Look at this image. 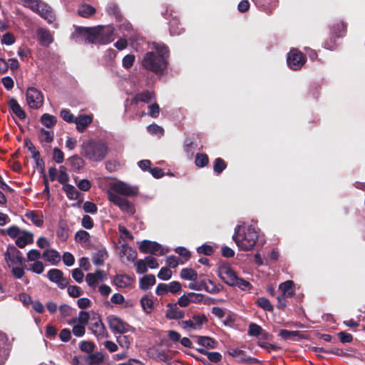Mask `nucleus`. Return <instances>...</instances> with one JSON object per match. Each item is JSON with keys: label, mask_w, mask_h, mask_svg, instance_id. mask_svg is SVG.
Segmentation results:
<instances>
[{"label": "nucleus", "mask_w": 365, "mask_h": 365, "mask_svg": "<svg viewBox=\"0 0 365 365\" xmlns=\"http://www.w3.org/2000/svg\"><path fill=\"white\" fill-rule=\"evenodd\" d=\"M185 312L179 309L176 304H168L166 317L171 319H179L184 317Z\"/></svg>", "instance_id": "obj_22"}, {"label": "nucleus", "mask_w": 365, "mask_h": 365, "mask_svg": "<svg viewBox=\"0 0 365 365\" xmlns=\"http://www.w3.org/2000/svg\"><path fill=\"white\" fill-rule=\"evenodd\" d=\"M47 276L50 281L56 283L61 289L65 288L68 280L63 277V272L58 269H51L48 272Z\"/></svg>", "instance_id": "obj_16"}, {"label": "nucleus", "mask_w": 365, "mask_h": 365, "mask_svg": "<svg viewBox=\"0 0 365 365\" xmlns=\"http://www.w3.org/2000/svg\"><path fill=\"white\" fill-rule=\"evenodd\" d=\"M108 153L107 145L101 141L90 140L83 142L81 145V153L91 161L103 160Z\"/></svg>", "instance_id": "obj_4"}, {"label": "nucleus", "mask_w": 365, "mask_h": 365, "mask_svg": "<svg viewBox=\"0 0 365 365\" xmlns=\"http://www.w3.org/2000/svg\"><path fill=\"white\" fill-rule=\"evenodd\" d=\"M140 304L143 310L147 314H150L154 310V301L152 297L148 295H145L141 298Z\"/></svg>", "instance_id": "obj_26"}, {"label": "nucleus", "mask_w": 365, "mask_h": 365, "mask_svg": "<svg viewBox=\"0 0 365 365\" xmlns=\"http://www.w3.org/2000/svg\"><path fill=\"white\" fill-rule=\"evenodd\" d=\"M226 168L225 161L221 158H217L215 160L214 170L217 173H222Z\"/></svg>", "instance_id": "obj_58"}, {"label": "nucleus", "mask_w": 365, "mask_h": 365, "mask_svg": "<svg viewBox=\"0 0 365 365\" xmlns=\"http://www.w3.org/2000/svg\"><path fill=\"white\" fill-rule=\"evenodd\" d=\"M122 252L126 257L128 261H134L137 257V252L135 249L124 244L122 246Z\"/></svg>", "instance_id": "obj_34"}, {"label": "nucleus", "mask_w": 365, "mask_h": 365, "mask_svg": "<svg viewBox=\"0 0 365 365\" xmlns=\"http://www.w3.org/2000/svg\"><path fill=\"white\" fill-rule=\"evenodd\" d=\"M71 168L74 170H80L85 166L83 159L78 155H73L68 159Z\"/></svg>", "instance_id": "obj_28"}, {"label": "nucleus", "mask_w": 365, "mask_h": 365, "mask_svg": "<svg viewBox=\"0 0 365 365\" xmlns=\"http://www.w3.org/2000/svg\"><path fill=\"white\" fill-rule=\"evenodd\" d=\"M262 328L257 324L252 323L249 326L248 334L251 336H259L261 334Z\"/></svg>", "instance_id": "obj_61"}, {"label": "nucleus", "mask_w": 365, "mask_h": 365, "mask_svg": "<svg viewBox=\"0 0 365 365\" xmlns=\"http://www.w3.org/2000/svg\"><path fill=\"white\" fill-rule=\"evenodd\" d=\"M78 14L84 18H88L96 12V9L88 4H83L78 9Z\"/></svg>", "instance_id": "obj_36"}, {"label": "nucleus", "mask_w": 365, "mask_h": 365, "mask_svg": "<svg viewBox=\"0 0 365 365\" xmlns=\"http://www.w3.org/2000/svg\"><path fill=\"white\" fill-rule=\"evenodd\" d=\"M61 117L68 123H74L76 118L68 109H62L60 113Z\"/></svg>", "instance_id": "obj_50"}, {"label": "nucleus", "mask_w": 365, "mask_h": 365, "mask_svg": "<svg viewBox=\"0 0 365 365\" xmlns=\"http://www.w3.org/2000/svg\"><path fill=\"white\" fill-rule=\"evenodd\" d=\"M139 250L141 252L155 255H163L166 252L160 245L155 242L143 240L140 242Z\"/></svg>", "instance_id": "obj_12"}, {"label": "nucleus", "mask_w": 365, "mask_h": 365, "mask_svg": "<svg viewBox=\"0 0 365 365\" xmlns=\"http://www.w3.org/2000/svg\"><path fill=\"white\" fill-rule=\"evenodd\" d=\"M23 4L25 6L38 14L48 23L52 24L54 21L55 16L51 8L41 0H23Z\"/></svg>", "instance_id": "obj_6"}, {"label": "nucleus", "mask_w": 365, "mask_h": 365, "mask_svg": "<svg viewBox=\"0 0 365 365\" xmlns=\"http://www.w3.org/2000/svg\"><path fill=\"white\" fill-rule=\"evenodd\" d=\"M81 225L88 230L91 229L93 227V221L89 215H84L81 220Z\"/></svg>", "instance_id": "obj_63"}, {"label": "nucleus", "mask_w": 365, "mask_h": 365, "mask_svg": "<svg viewBox=\"0 0 365 365\" xmlns=\"http://www.w3.org/2000/svg\"><path fill=\"white\" fill-rule=\"evenodd\" d=\"M63 190L70 200H77L79 197L78 191L72 185L65 184L63 187Z\"/></svg>", "instance_id": "obj_32"}, {"label": "nucleus", "mask_w": 365, "mask_h": 365, "mask_svg": "<svg viewBox=\"0 0 365 365\" xmlns=\"http://www.w3.org/2000/svg\"><path fill=\"white\" fill-rule=\"evenodd\" d=\"M26 217L38 227H41L43 225L42 217L34 212H28Z\"/></svg>", "instance_id": "obj_43"}, {"label": "nucleus", "mask_w": 365, "mask_h": 365, "mask_svg": "<svg viewBox=\"0 0 365 365\" xmlns=\"http://www.w3.org/2000/svg\"><path fill=\"white\" fill-rule=\"evenodd\" d=\"M104 356L101 352H96L88 355L86 359L88 365H98L103 362Z\"/></svg>", "instance_id": "obj_30"}, {"label": "nucleus", "mask_w": 365, "mask_h": 365, "mask_svg": "<svg viewBox=\"0 0 365 365\" xmlns=\"http://www.w3.org/2000/svg\"><path fill=\"white\" fill-rule=\"evenodd\" d=\"M259 238V231L253 225L235 227L232 239L240 250L249 251L254 248Z\"/></svg>", "instance_id": "obj_3"}, {"label": "nucleus", "mask_w": 365, "mask_h": 365, "mask_svg": "<svg viewBox=\"0 0 365 365\" xmlns=\"http://www.w3.org/2000/svg\"><path fill=\"white\" fill-rule=\"evenodd\" d=\"M207 319L205 314H196L188 320H183L179 322L181 328L187 331L200 329Z\"/></svg>", "instance_id": "obj_7"}, {"label": "nucleus", "mask_w": 365, "mask_h": 365, "mask_svg": "<svg viewBox=\"0 0 365 365\" xmlns=\"http://www.w3.org/2000/svg\"><path fill=\"white\" fill-rule=\"evenodd\" d=\"M34 241V235L31 232L23 230L21 235L16 240V245L23 248L29 244H31Z\"/></svg>", "instance_id": "obj_20"}, {"label": "nucleus", "mask_w": 365, "mask_h": 365, "mask_svg": "<svg viewBox=\"0 0 365 365\" xmlns=\"http://www.w3.org/2000/svg\"><path fill=\"white\" fill-rule=\"evenodd\" d=\"M41 122L45 127L51 128L56 124L57 119L54 115L44 113L41 117Z\"/></svg>", "instance_id": "obj_31"}, {"label": "nucleus", "mask_w": 365, "mask_h": 365, "mask_svg": "<svg viewBox=\"0 0 365 365\" xmlns=\"http://www.w3.org/2000/svg\"><path fill=\"white\" fill-rule=\"evenodd\" d=\"M5 259L9 267H14L18 264H21L23 262V257L20 251L15 247L9 249L5 253Z\"/></svg>", "instance_id": "obj_15"}, {"label": "nucleus", "mask_w": 365, "mask_h": 365, "mask_svg": "<svg viewBox=\"0 0 365 365\" xmlns=\"http://www.w3.org/2000/svg\"><path fill=\"white\" fill-rule=\"evenodd\" d=\"M234 286H237L244 291L250 290L252 288V285L249 282L239 277H237Z\"/></svg>", "instance_id": "obj_48"}, {"label": "nucleus", "mask_w": 365, "mask_h": 365, "mask_svg": "<svg viewBox=\"0 0 365 365\" xmlns=\"http://www.w3.org/2000/svg\"><path fill=\"white\" fill-rule=\"evenodd\" d=\"M91 115H82L76 118L74 123L76 124V128L78 131H83L84 129L91 123Z\"/></svg>", "instance_id": "obj_23"}, {"label": "nucleus", "mask_w": 365, "mask_h": 365, "mask_svg": "<svg viewBox=\"0 0 365 365\" xmlns=\"http://www.w3.org/2000/svg\"><path fill=\"white\" fill-rule=\"evenodd\" d=\"M197 344L205 347L215 348V341L208 336H198Z\"/></svg>", "instance_id": "obj_39"}, {"label": "nucleus", "mask_w": 365, "mask_h": 365, "mask_svg": "<svg viewBox=\"0 0 365 365\" xmlns=\"http://www.w3.org/2000/svg\"><path fill=\"white\" fill-rule=\"evenodd\" d=\"M75 239L81 244L87 243L90 240V235L85 230H79L76 233Z\"/></svg>", "instance_id": "obj_41"}, {"label": "nucleus", "mask_w": 365, "mask_h": 365, "mask_svg": "<svg viewBox=\"0 0 365 365\" xmlns=\"http://www.w3.org/2000/svg\"><path fill=\"white\" fill-rule=\"evenodd\" d=\"M26 102L31 108H39L43 103V97L42 93L36 88L30 87L27 89Z\"/></svg>", "instance_id": "obj_10"}, {"label": "nucleus", "mask_w": 365, "mask_h": 365, "mask_svg": "<svg viewBox=\"0 0 365 365\" xmlns=\"http://www.w3.org/2000/svg\"><path fill=\"white\" fill-rule=\"evenodd\" d=\"M89 43L106 44L113 41V28L110 26H99L94 28H85Z\"/></svg>", "instance_id": "obj_5"}, {"label": "nucleus", "mask_w": 365, "mask_h": 365, "mask_svg": "<svg viewBox=\"0 0 365 365\" xmlns=\"http://www.w3.org/2000/svg\"><path fill=\"white\" fill-rule=\"evenodd\" d=\"M153 99H154V93L148 91L137 94L134 98L136 102L141 101L147 103H150Z\"/></svg>", "instance_id": "obj_35"}, {"label": "nucleus", "mask_w": 365, "mask_h": 365, "mask_svg": "<svg viewBox=\"0 0 365 365\" xmlns=\"http://www.w3.org/2000/svg\"><path fill=\"white\" fill-rule=\"evenodd\" d=\"M38 138L41 142L50 143L53 140L54 133L51 130H47L41 128L39 130Z\"/></svg>", "instance_id": "obj_33"}, {"label": "nucleus", "mask_w": 365, "mask_h": 365, "mask_svg": "<svg viewBox=\"0 0 365 365\" xmlns=\"http://www.w3.org/2000/svg\"><path fill=\"white\" fill-rule=\"evenodd\" d=\"M135 61V56L132 54H128L123 58V66L125 68H130Z\"/></svg>", "instance_id": "obj_64"}, {"label": "nucleus", "mask_w": 365, "mask_h": 365, "mask_svg": "<svg viewBox=\"0 0 365 365\" xmlns=\"http://www.w3.org/2000/svg\"><path fill=\"white\" fill-rule=\"evenodd\" d=\"M136 193V187L121 181L110 183V190L108 191V200L118 206L121 211L129 215H133L135 212V209L127 199L120 197L119 195L133 196Z\"/></svg>", "instance_id": "obj_1"}, {"label": "nucleus", "mask_w": 365, "mask_h": 365, "mask_svg": "<svg viewBox=\"0 0 365 365\" xmlns=\"http://www.w3.org/2000/svg\"><path fill=\"white\" fill-rule=\"evenodd\" d=\"M148 131L152 134L158 136H162L164 133V130L162 127L156 124H151L147 127Z\"/></svg>", "instance_id": "obj_45"}, {"label": "nucleus", "mask_w": 365, "mask_h": 365, "mask_svg": "<svg viewBox=\"0 0 365 365\" xmlns=\"http://www.w3.org/2000/svg\"><path fill=\"white\" fill-rule=\"evenodd\" d=\"M83 210L87 213L95 214L97 212L98 207L96 204L90 201H86L83 205Z\"/></svg>", "instance_id": "obj_52"}, {"label": "nucleus", "mask_w": 365, "mask_h": 365, "mask_svg": "<svg viewBox=\"0 0 365 365\" xmlns=\"http://www.w3.org/2000/svg\"><path fill=\"white\" fill-rule=\"evenodd\" d=\"M279 289L282 291V295L288 298L293 296L295 293L294 283L288 280L279 285Z\"/></svg>", "instance_id": "obj_21"}, {"label": "nucleus", "mask_w": 365, "mask_h": 365, "mask_svg": "<svg viewBox=\"0 0 365 365\" xmlns=\"http://www.w3.org/2000/svg\"><path fill=\"white\" fill-rule=\"evenodd\" d=\"M288 66L292 70L300 69L306 62L305 56L297 49H292L287 55Z\"/></svg>", "instance_id": "obj_9"}, {"label": "nucleus", "mask_w": 365, "mask_h": 365, "mask_svg": "<svg viewBox=\"0 0 365 365\" xmlns=\"http://www.w3.org/2000/svg\"><path fill=\"white\" fill-rule=\"evenodd\" d=\"M75 182L77 187L83 191H88L91 187V184L89 180L86 179L81 180L78 182L77 181V178H75Z\"/></svg>", "instance_id": "obj_54"}, {"label": "nucleus", "mask_w": 365, "mask_h": 365, "mask_svg": "<svg viewBox=\"0 0 365 365\" xmlns=\"http://www.w3.org/2000/svg\"><path fill=\"white\" fill-rule=\"evenodd\" d=\"M208 163V158L205 154H197L196 155L195 164L198 167H204Z\"/></svg>", "instance_id": "obj_60"}, {"label": "nucleus", "mask_w": 365, "mask_h": 365, "mask_svg": "<svg viewBox=\"0 0 365 365\" xmlns=\"http://www.w3.org/2000/svg\"><path fill=\"white\" fill-rule=\"evenodd\" d=\"M41 256V253L37 250H31L27 253V259L30 262L39 261Z\"/></svg>", "instance_id": "obj_62"}, {"label": "nucleus", "mask_w": 365, "mask_h": 365, "mask_svg": "<svg viewBox=\"0 0 365 365\" xmlns=\"http://www.w3.org/2000/svg\"><path fill=\"white\" fill-rule=\"evenodd\" d=\"M117 341L123 349L127 350L131 343V339L129 336L122 335L117 337Z\"/></svg>", "instance_id": "obj_44"}, {"label": "nucleus", "mask_w": 365, "mask_h": 365, "mask_svg": "<svg viewBox=\"0 0 365 365\" xmlns=\"http://www.w3.org/2000/svg\"><path fill=\"white\" fill-rule=\"evenodd\" d=\"M118 230L120 234V237L123 239V240L126 241L127 240H133V237L132 235L123 225H120L118 226Z\"/></svg>", "instance_id": "obj_53"}, {"label": "nucleus", "mask_w": 365, "mask_h": 365, "mask_svg": "<svg viewBox=\"0 0 365 365\" xmlns=\"http://www.w3.org/2000/svg\"><path fill=\"white\" fill-rule=\"evenodd\" d=\"M90 319V315L87 312L81 311L77 318H73L68 322L69 324L78 323L86 327Z\"/></svg>", "instance_id": "obj_29"}, {"label": "nucleus", "mask_w": 365, "mask_h": 365, "mask_svg": "<svg viewBox=\"0 0 365 365\" xmlns=\"http://www.w3.org/2000/svg\"><path fill=\"white\" fill-rule=\"evenodd\" d=\"M134 282V279L128 274H118L113 279V283L118 288L130 287Z\"/></svg>", "instance_id": "obj_19"}, {"label": "nucleus", "mask_w": 365, "mask_h": 365, "mask_svg": "<svg viewBox=\"0 0 365 365\" xmlns=\"http://www.w3.org/2000/svg\"><path fill=\"white\" fill-rule=\"evenodd\" d=\"M73 327L72 332L77 337H81L84 336L86 333V327L83 324L74 323L71 324Z\"/></svg>", "instance_id": "obj_42"}, {"label": "nucleus", "mask_w": 365, "mask_h": 365, "mask_svg": "<svg viewBox=\"0 0 365 365\" xmlns=\"http://www.w3.org/2000/svg\"><path fill=\"white\" fill-rule=\"evenodd\" d=\"M8 103L13 113H14L19 119H24L26 118L25 112L21 108L16 100L12 98Z\"/></svg>", "instance_id": "obj_25"}, {"label": "nucleus", "mask_w": 365, "mask_h": 365, "mask_svg": "<svg viewBox=\"0 0 365 365\" xmlns=\"http://www.w3.org/2000/svg\"><path fill=\"white\" fill-rule=\"evenodd\" d=\"M67 292L70 297H78L83 293L81 287L76 285H70L67 287Z\"/></svg>", "instance_id": "obj_47"}, {"label": "nucleus", "mask_w": 365, "mask_h": 365, "mask_svg": "<svg viewBox=\"0 0 365 365\" xmlns=\"http://www.w3.org/2000/svg\"><path fill=\"white\" fill-rule=\"evenodd\" d=\"M108 254L106 251H98L93 258V262L96 266H101L103 264L104 261L107 259Z\"/></svg>", "instance_id": "obj_38"}, {"label": "nucleus", "mask_w": 365, "mask_h": 365, "mask_svg": "<svg viewBox=\"0 0 365 365\" xmlns=\"http://www.w3.org/2000/svg\"><path fill=\"white\" fill-rule=\"evenodd\" d=\"M58 180L61 184H65L69 180V176L66 171V168L63 166H61L59 168V175Z\"/></svg>", "instance_id": "obj_57"}, {"label": "nucleus", "mask_w": 365, "mask_h": 365, "mask_svg": "<svg viewBox=\"0 0 365 365\" xmlns=\"http://www.w3.org/2000/svg\"><path fill=\"white\" fill-rule=\"evenodd\" d=\"M155 284V277L153 274H148L139 280V287L142 290H148Z\"/></svg>", "instance_id": "obj_24"}, {"label": "nucleus", "mask_w": 365, "mask_h": 365, "mask_svg": "<svg viewBox=\"0 0 365 365\" xmlns=\"http://www.w3.org/2000/svg\"><path fill=\"white\" fill-rule=\"evenodd\" d=\"M181 284L177 281H173L169 284H159L156 289L155 293L157 295H164L168 292L178 293L181 290Z\"/></svg>", "instance_id": "obj_14"}, {"label": "nucleus", "mask_w": 365, "mask_h": 365, "mask_svg": "<svg viewBox=\"0 0 365 365\" xmlns=\"http://www.w3.org/2000/svg\"><path fill=\"white\" fill-rule=\"evenodd\" d=\"M29 269L30 271H32L33 272L36 273V274H41L43 272L44 267L41 262L37 261V262H34V263L32 264H31Z\"/></svg>", "instance_id": "obj_55"}, {"label": "nucleus", "mask_w": 365, "mask_h": 365, "mask_svg": "<svg viewBox=\"0 0 365 365\" xmlns=\"http://www.w3.org/2000/svg\"><path fill=\"white\" fill-rule=\"evenodd\" d=\"M10 344L6 335L0 331V365L4 364L9 354Z\"/></svg>", "instance_id": "obj_17"}, {"label": "nucleus", "mask_w": 365, "mask_h": 365, "mask_svg": "<svg viewBox=\"0 0 365 365\" xmlns=\"http://www.w3.org/2000/svg\"><path fill=\"white\" fill-rule=\"evenodd\" d=\"M180 277L186 280H196L197 278V274L192 269L185 268L181 270Z\"/></svg>", "instance_id": "obj_37"}, {"label": "nucleus", "mask_w": 365, "mask_h": 365, "mask_svg": "<svg viewBox=\"0 0 365 365\" xmlns=\"http://www.w3.org/2000/svg\"><path fill=\"white\" fill-rule=\"evenodd\" d=\"M64 159L63 153L58 148H55L53 150V160L57 163H61Z\"/></svg>", "instance_id": "obj_59"}, {"label": "nucleus", "mask_w": 365, "mask_h": 365, "mask_svg": "<svg viewBox=\"0 0 365 365\" xmlns=\"http://www.w3.org/2000/svg\"><path fill=\"white\" fill-rule=\"evenodd\" d=\"M43 257L53 264L60 261L61 257L58 252L53 250H47L43 253Z\"/></svg>", "instance_id": "obj_27"}, {"label": "nucleus", "mask_w": 365, "mask_h": 365, "mask_svg": "<svg viewBox=\"0 0 365 365\" xmlns=\"http://www.w3.org/2000/svg\"><path fill=\"white\" fill-rule=\"evenodd\" d=\"M219 276L225 283L230 286H234L237 276L235 272L229 266H222L219 268Z\"/></svg>", "instance_id": "obj_13"}, {"label": "nucleus", "mask_w": 365, "mask_h": 365, "mask_svg": "<svg viewBox=\"0 0 365 365\" xmlns=\"http://www.w3.org/2000/svg\"><path fill=\"white\" fill-rule=\"evenodd\" d=\"M107 322L110 329L113 334H124L129 331L131 327L123 322L120 318L110 315L107 317Z\"/></svg>", "instance_id": "obj_8"}, {"label": "nucleus", "mask_w": 365, "mask_h": 365, "mask_svg": "<svg viewBox=\"0 0 365 365\" xmlns=\"http://www.w3.org/2000/svg\"><path fill=\"white\" fill-rule=\"evenodd\" d=\"M95 347V344L90 341H82L79 344L80 349L88 354L92 353L94 351Z\"/></svg>", "instance_id": "obj_40"}, {"label": "nucleus", "mask_w": 365, "mask_h": 365, "mask_svg": "<svg viewBox=\"0 0 365 365\" xmlns=\"http://www.w3.org/2000/svg\"><path fill=\"white\" fill-rule=\"evenodd\" d=\"M136 272L138 274H144L147 272V264L145 259H138L135 262Z\"/></svg>", "instance_id": "obj_56"}, {"label": "nucleus", "mask_w": 365, "mask_h": 365, "mask_svg": "<svg viewBox=\"0 0 365 365\" xmlns=\"http://www.w3.org/2000/svg\"><path fill=\"white\" fill-rule=\"evenodd\" d=\"M158 277L162 280H168L172 277V271L167 267H162L158 274Z\"/></svg>", "instance_id": "obj_49"}, {"label": "nucleus", "mask_w": 365, "mask_h": 365, "mask_svg": "<svg viewBox=\"0 0 365 365\" xmlns=\"http://www.w3.org/2000/svg\"><path fill=\"white\" fill-rule=\"evenodd\" d=\"M22 231L19 227L14 225L6 230V233L10 237L17 239Z\"/></svg>", "instance_id": "obj_51"}, {"label": "nucleus", "mask_w": 365, "mask_h": 365, "mask_svg": "<svg viewBox=\"0 0 365 365\" xmlns=\"http://www.w3.org/2000/svg\"><path fill=\"white\" fill-rule=\"evenodd\" d=\"M89 328L92 333L98 339L108 336V331L98 315H95L91 319Z\"/></svg>", "instance_id": "obj_11"}, {"label": "nucleus", "mask_w": 365, "mask_h": 365, "mask_svg": "<svg viewBox=\"0 0 365 365\" xmlns=\"http://www.w3.org/2000/svg\"><path fill=\"white\" fill-rule=\"evenodd\" d=\"M37 39L43 46H48L53 41L51 33L46 29L38 28L36 31Z\"/></svg>", "instance_id": "obj_18"}, {"label": "nucleus", "mask_w": 365, "mask_h": 365, "mask_svg": "<svg viewBox=\"0 0 365 365\" xmlns=\"http://www.w3.org/2000/svg\"><path fill=\"white\" fill-rule=\"evenodd\" d=\"M257 303L260 307L266 311L270 312L273 310V306L267 298L260 297L257 299Z\"/></svg>", "instance_id": "obj_46"}, {"label": "nucleus", "mask_w": 365, "mask_h": 365, "mask_svg": "<svg viewBox=\"0 0 365 365\" xmlns=\"http://www.w3.org/2000/svg\"><path fill=\"white\" fill-rule=\"evenodd\" d=\"M169 56L168 48L163 43H153L151 51L146 53L143 61V66L149 71L159 73L167 67L166 59Z\"/></svg>", "instance_id": "obj_2"}]
</instances>
